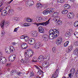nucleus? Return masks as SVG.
<instances>
[{
  "instance_id": "nucleus-1",
  "label": "nucleus",
  "mask_w": 78,
  "mask_h": 78,
  "mask_svg": "<svg viewBox=\"0 0 78 78\" xmlns=\"http://www.w3.org/2000/svg\"><path fill=\"white\" fill-rule=\"evenodd\" d=\"M5 50L6 53L8 54L13 53L15 51V48L12 46H9L5 48Z\"/></svg>"
},
{
  "instance_id": "nucleus-2",
  "label": "nucleus",
  "mask_w": 78,
  "mask_h": 78,
  "mask_svg": "<svg viewBox=\"0 0 78 78\" xmlns=\"http://www.w3.org/2000/svg\"><path fill=\"white\" fill-rule=\"evenodd\" d=\"M59 31L58 30H56V31L53 34H50L49 36V38L50 39H53L55 38H56L57 37L59 36Z\"/></svg>"
},
{
  "instance_id": "nucleus-3",
  "label": "nucleus",
  "mask_w": 78,
  "mask_h": 78,
  "mask_svg": "<svg viewBox=\"0 0 78 78\" xmlns=\"http://www.w3.org/2000/svg\"><path fill=\"white\" fill-rule=\"evenodd\" d=\"M16 55L14 54L11 55L9 57V59L10 61H12V62L14 61L16 59Z\"/></svg>"
},
{
  "instance_id": "nucleus-4",
  "label": "nucleus",
  "mask_w": 78,
  "mask_h": 78,
  "mask_svg": "<svg viewBox=\"0 0 78 78\" xmlns=\"http://www.w3.org/2000/svg\"><path fill=\"white\" fill-rule=\"evenodd\" d=\"M47 58H45L43 55H41L39 57L38 61L39 62H41L42 61L44 62L46 61H47Z\"/></svg>"
},
{
  "instance_id": "nucleus-5",
  "label": "nucleus",
  "mask_w": 78,
  "mask_h": 78,
  "mask_svg": "<svg viewBox=\"0 0 78 78\" xmlns=\"http://www.w3.org/2000/svg\"><path fill=\"white\" fill-rule=\"evenodd\" d=\"M20 39H23L24 41H27L29 40V37L26 35H22L20 37Z\"/></svg>"
},
{
  "instance_id": "nucleus-6",
  "label": "nucleus",
  "mask_w": 78,
  "mask_h": 78,
  "mask_svg": "<svg viewBox=\"0 0 78 78\" xmlns=\"http://www.w3.org/2000/svg\"><path fill=\"white\" fill-rule=\"evenodd\" d=\"M30 34L32 36L34 37H37L38 36V34L36 31H31L30 32Z\"/></svg>"
},
{
  "instance_id": "nucleus-7",
  "label": "nucleus",
  "mask_w": 78,
  "mask_h": 78,
  "mask_svg": "<svg viewBox=\"0 0 78 78\" xmlns=\"http://www.w3.org/2000/svg\"><path fill=\"white\" fill-rule=\"evenodd\" d=\"M62 41V39L61 37H58L56 40V43L57 45L61 44Z\"/></svg>"
},
{
  "instance_id": "nucleus-8",
  "label": "nucleus",
  "mask_w": 78,
  "mask_h": 78,
  "mask_svg": "<svg viewBox=\"0 0 78 78\" xmlns=\"http://www.w3.org/2000/svg\"><path fill=\"white\" fill-rule=\"evenodd\" d=\"M42 66L45 68H47L48 67H49V62L48 61H44L42 63Z\"/></svg>"
},
{
  "instance_id": "nucleus-9",
  "label": "nucleus",
  "mask_w": 78,
  "mask_h": 78,
  "mask_svg": "<svg viewBox=\"0 0 78 78\" xmlns=\"http://www.w3.org/2000/svg\"><path fill=\"white\" fill-rule=\"evenodd\" d=\"M51 18L49 19L48 21H46L45 22H43L42 23H39V26L40 25H43V26H46L47 25H48L49 23H50V19Z\"/></svg>"
},
{
  "instance_id": "nucleus-10",
  "label": "nucleus",
  "mask_w": 78,
  "mask_h": 78,
  "mask_svg": "<svg viewBox=\"0 0 78 78\" xmlns=\"http://www.w3.org/2000/svg\"><path fill=\"white\" fill-rule=\"evenodd\" d=\"M6 62V59L5 58H1L0 59V63L1 64H4Z\"/></svg>"
},
{
  "instance_id": "nucleus-11",
  "label": "nucleus",
  "mask_w": 78,
  "mask_h": 78,
  "mask_svg": "<svg viewBox=\"0 0 78 78\" xmlns=\"http://www.w3.org/2000/svg\"><path fill=\"white\" fill-rule=\"evenodd\" d=\"M67 17L68 19H73L74 17V15L73 13L70 12L67 14Z\"/></svg>"
},
{
  "instance_id": "nucleus-12",
  "label": "nucleus",
  "mask_w": 78,
  "mask_h": 78,
  "mask_svg": "<svg viewBox=\"0 0 78 78\" xmlns=\"http://www.w3.org/2000/svg\"><path fill=\"white\" fill-rule=\"evenodd\" d=\"M38 31L41 33H44V28L42 27L39 26L38 27Z\"/></svg>"
},
{
  "instance_id": "nucleus-13",
  "label": "nucleus",
  "mask_w": 78,
  "mask_h": 78,
  "mask_svg": "<svg viewBox=\"0 0 78 78\" xmlns=\"http://www.w3.org/2000/svg\"><path fill=\"white\" fill-rule=\"evenodd\" d=\"M43 39L44 41L47 42V41H48V36L47 34H44Z\"/></svg>"
},
{
  "instance_id": "nucleus-14",
  "label": "nucleus",
  "mask_w": 78,
  "mask_h": 78,
  "mask_svg": "<svg viewBox=\"0 0 78 78\" xmlns=\"http://www.w3.org/2000/svg\"><path fill=\"white\" fill-rule=\"evenodd\" d=\"M21 47L23 49H26L28 47V45L26 43H23L21 44Z\"/></svg>"
},
{
  "instance_id": "nucleus-15",
  "label": "nucleus",
  "mask_w": 78,
  "mask_h": 78,
  "mask_svg": "<svg viewBox=\"0 0 78 78\" xmlns=\"http://www.w3.org/2000/svg\"><path fill=\"white\" fill-rule=\"evenodd\" d=\"M63 7L65 9H69L70 8V5L69 4H66L64 5Z\"/></svg>"
},
{
  "instance_id": "nucleus-16",
  "label": "nucleus",
  "mask_w": 78,
  "mask_h": 78,
  "mask_svg": "<svg viewBox=\"0 0 78 78\" xmlns=\"http://www.w3.org/2000/svg\"><path fill=\"white\" fill-rule=\"evenodd\" d=\"M35 43V39L32 38L30 39V45H33Z\"/></svg>"
},
{
  "instance_id": "nucleus-17",
  "label": "nucleus",
  "mask_w": 78,
  "mask_h": 78,
  "mask_svg": "<svg viewBox=\"0 0 78 78\" xmlns=\"http://www.w3.org/2000/svg\"><path fill=\"white\" fill-rule=\"evenodd\" d=\"M55 32H56V30L54 29L53 30L52 29H51L49 30V33L50 34H53L55 33Z\"/></svg>"
},
{
  "instance_id": "nucleus-18",
  "label": "nucleus",
  "mask_w": 78,
  "mask_h": 78,
  "mask_svg": "<svg viewBox=\"0 0 78 78\" xmlns=\"http://www.w3.org/2000/svg\"><path fill=\"white\" fill-rule=\"evenodd\" d=\"M70 73L72 74V76H73V75H74V74H75V69L74 68H72L71 70L70 71Z\"/></svg>"
},
{
  "instance_id": "nucleus-19",
  "label": "nucleus",
  "mask_w": 78,
  "mask_h": 78,
  "mask_svg": "<svg viewBox=\"0 0 78 78\" xmlns=\"http://www.w3.org/2000/svg\"><path fill=\"white\" fill-rule=\"evenodd\" d=\"M49 9H47L46 10H45L43 12V14L44 15H46L47 14H48V13L50 12V11H49Z\"/></svg>"
},
{
  "instance_id": "nucleus-20",
  "label": "nucleus",
  "mask_w": 78,
  "mask_h": 78,
  "mask_svg": "<svg viewBox=\"0 0 78 78\" xmlns=\"http://www.w3.org/2000/svg\"><path fill=\"white\" fill-rule=\"evenodd\" d=\"M73 54L74 55L78 56V49H76L73 52Z\"/></svg>"
},
{
  "instance_id": "nucleus-21",
  "label": "nucleus",
  "mask_w": 78,
  "mask_h": 78,
  "mask_svg": "<svg viewBox=\"0 0 78 78\" xmlns=\"http://www.w3.org/2000/svg\"><path fill=\"white\" fill-rule=\"evenodd\" d=\"M7 12L3 10L2 13V16H6L7 15Z\"/></svg>"
},
{
  "instance_id": "nucleus-22",
  "label": "nucleus",
  "mask_w": 78,
  "mask_h": 78,
  "mask_svg": "<svg viewBox=\"0 0 78 78\" xmlns=\"http://www.w3.org/2000/svg\"><path fill=\"white\" fill-rule=\"evenodd\" d=\"M58 74L57 73H55L52 75V77L51 78H56L58 77Z\"/></svg>"
},
{
  "instance_id": "nucleus-23",
  "label": "nucleus",
  "mask_w": 78,
  "mask_h": 78,
  "mask_svg": "<svg viewBox=\"0 0 78 78\" xmlns=\"http://www.w3.org/2000/svg\"><path fill=\"white\" fill-rule=\"evenodd\" d=\"M37 21L38 22H41L42 20V18L41 17H40L39 18H37L36 19Z\"/></svg>"
},
{
  "instance_id": "nucleus-24",
  "label": "nucleus",
  "mask_w": 78,
  "mask_h": 78,
  "mask_svg": "<svg viewBox=\"0 0 78 78\" xmlns=\"http://www.w3.org/2000/svg\"><path fill=\"white\" fill-rule=\"evenodd\" d=\"M36 6L37 8H39V7H42V5L39 2H38L36 5Z\"/></svg>"
},
{
  "instance_id": "nucleus-25",
  "label": "nucleus",
  "mask_w": 78,
  "mask_h": 78,
  "mask_svg": "<svg viewBox=\"0 0 78 78\" xmlns=\"http://www.w3.org/2000/svg\"><path fill=\"white\" fill-rule=\"evenodd\" d=\"M13 20H16V21H19V17H13Z\"/></svg>"
},
{
  "instance_id": "nucleus-26",
  "label": "nucleus",
  "mask_w": 78,
  "mask_h": 78,
  "mask_svg": "<svg viewBox=\"0 0 78 78\" xmlns=\"http://www.w3.org/2000/svg\"><path fill=\"white\" fill-rule=\"evenodd\" d=\"M69 42L68 41H66L65 42V43H64V46L65 47H67L68 46V45H69Z\"/></svg>"
},
{
  "instance_id": "nucleus-27",
  "label": "nucleus",
  "mask_w": 78,
  "mask_h": 78,
  "mask_svg": "<svg viewBox=\"0 0 78 78\" xmlns=\"http://www.w3.org/2000/svg\"><path fill=\"white\" fill-rule=\"evenodd\" d=\"M70 33L69 32H67L65 34V36L67 37H70Z\"/></svg>"
},
{
  "instance_id": "nucleus-28",
  "label": "nucleus",
  "mask_w": 78,
  "mask_h": 78,
  "mask_svg": "<svg viewBox=\"0 0 78 78\" xmlns=\"http://www.w3.org/2000/svg\"><path fill=\"white\" fill-rule=\"evenodd\" d=\"M61 24H62V21H61L59 20L56 23V25L57 26H59V25H61Z\"/></svg>"
},
{
  "instance_id": "nucleus-29",
  "label": "nucleus",
  "mask_w": 78,
  "mask_h": 78,
  "mask_svg": "<svg viewBox=\"0 0 78 78\" xmlns=\"http://www.w3.org/2000/svg\"><path fill=\"white\" fill-rule=\"evenodd\" d=\"M49 11L50 14H52L54 12V9L53 8H51Z\"/></svg>"
},
{
  "instance_id": "nucleus-30",
  "label": "nucleus",
  "mask_w": 78,
  "mask_h": 78,
  "mask_svg": "<svg viewBox=\"0 0 78 78\" xmlns=\"http://www.w3.org/2000/svg\"><path fill=\"white\" fill-rule=\"evenodd\" d=\"M9 14H10V15L14 13V10L12 9L9 10Z\"/></svg>"
},
{
  "instance_id": "nucleus-31",
  "label": "nucleus",
  "mask_w": 78,
  "mask_h": 78,
  "mask_svg": "<svg viewBox=\"0 0 78 78\" xmlns=\"http://www.w3.org/2000/svg\"><path fill=\"white\" fill-rule=\"evenodd\" d=\"M5 25V21H2L0 24V25L1 26V28H3V27H4V25Z\"/></svg>"
},
{
  "instance_id": "nucleus-32",
  "label": "nucleus",
  "mask_w": 78,
  "mask_h": 78,
  "mask_svg": "<svg viewBox=\"0 0 78 78\" xmlns=\"http://www.w3.org/2000/svg\"><path fill=\"white\" fill-rule=\"evenodd\" d=\"M74 25L75 27H78V21H75L74 23Z\"/></svg>"
},
{
  "instance_id": "nucleus-33",
  "label": "nucleus",
  "mask_w": 78,
  "mask_h": 78,
  "mask_svg": "<svg viewBox=\"0 0 78 78\" xmlns=\"http://www.w3.org/2000/svg\"><path fill=\"white\" fill-rule=\"evenodd\" d=\"M68 12V11L64 10L62 11V13L63 14H66Z\"/></svg>"
},
{
  "instance_id": "nucleus-34",
  "label": "nucleus",
  "mask_w": 78,
  "mask_h": 78,
  "mask_svg": "<svg viewBox=\"0 0 78 78\" xmlns=\"http://www.w3.org/2000/svg\"><path fill=\"white\" fill-rule=\"evenodd\" d=\"M30 52L31 54L30 57H32V56L33 55V50H32L30 49Z\"/></svg>"
},
{
  "instance_id": "nucleus-35",
  "label": "nucleus",
  "mask_w": 78,
  "mask_h": 78,
  "mask_svg": "<svg viewBox=\"0 0 78 78\" xmlns=\"http://www.w3.org/2000/svg\"><path fill=\"white\" fill-rule=\"evenodd\" d=\"M26 5L27 6H30V2L29 0H26Z\"/></svg>"
},
{
  "instance_id": "nucleus-36",
  "label": "nucleus",
  "mask_w": 78,
  "mask_h": 78,
  "mask_svg": "<svg viewBox=\"0 0 78 78\" xmlns=\"http://www.w3.org/2000/svg\"><path fill=\"white\" fill-rule=\"evenodd\" d=\"M23 25L24 27H29L30 26V23H25Z\"/></svg>"
},
{
  "instance_id": "nucleus-37",
  "label": "nucleus",
  "mask_w": 78,
  "mask_h": 78,
  "mask_svg": "<svg viewBox=\"0 0 78 78\" xmlns=\"http://www.w3.org/2000/svg\"><path fill=\"white\" fill-rule=\"evenodd\" d=\"M52 51L53 53H55L56 51V47L53 48H52Z\"/></svg>"
},
{
  "instance_id": "nucleus-38",
  "label": "nucleus",
  "mask_w": 78,
  "mask_h": 78,
  "mask_svg": "<svg viewBox=\"0 0 78 78\" xmlns=\"http://www.w3.org/2000/svg\"><path fill=\"white\" fill-rule=\"evenodd\" d=\"M72 49H73V46H70L69 47L68 50L69 51H71Z\"/></svg>"
},
{
  "instance_id": "nucleus-39",
  "label": "nucleus",
  "mask_w": 78,
  "mask_h": 78,
  "mask_svg": "<svg viewBox=\"0 0 78 78\" xmlns=\"http://www.w3.org/2000/svg\"><path fill=\"white\" fill-rule=\"evenodd\" d=\"M30 5L31 6L32 5H33V4H34V2H33V1L32 0H31L30 1Z\"/></svg>"
},
{
  "instance_id": "nucleus-40",
  "label": "nucleus",
  "mask_w": 78,
  "mask_h": 78,
  "mask_svg": "<svg viewBox=\"0 0 78 78\" xmlns=\"http://www.w3.org/2000/svg\"><path fill=\"white\" fill-rule=\"evenodd\" d=\"M34 48H36V49H38V48H39V46H38V45H36V44H35V45L34 46Z\"/></svg>"
},
{
  "instance_id": "nucleus-41",
  "label": "nucleus",
  "mask_w": 78,
  "mask_h": 78,
  "mask_svg": "<svg viewBox=\"0 0 78 78\" xmlns=\"http://www.w3.org/2000/svg\"><path fill=\"white\" fill-rule=\"evenodd\" d=\"M36 45H37L38 46H39V47L40 48V46H41V44L40 42H38L36 44Z\"/></svg>"
},
{
  "instance_id": "nucleus-42",
  "label": "nucleus",
  "mask_w": 78,
  "mask_h": 78,
  "mask_svg": "<svg viewBox=\"0 0 78 78\" xmlns=\"http://www.w3.org/2000/svg\"><path fill=\"white\" fill-rule=\"evenodd\" d=\"M64 0H58V3H64Z\"/></svg>"
},
{
  "instance_id": "nucleus-43",
  "label": "nucleus",
  "mask_w": 78,
  "mask_h": 78,
  "mask_svg": "<svg viewBox=\"0 0 78 78\" xmlns=\"http://www.w3.org/2000/svg\"><path fill=\"white\" fill-rule=\"evenodd\" d=\"M9 24H10V23L9 22H6L5 24V25L6 27H7V26H8L9 25Z\"/></svg>"
},
{
  "instance_id": "nucleus-44",
  "label": "nucleus",
  "mask_w": 78,
  "mask_h": 78,
  "mask_svg": "<svg viewBox=\"0 0 78 78\" xmlns=\"http://www.w3.org/2000/svg\"><path fill=\"white\" fill-rule=\"evenodd\" d=\"M74 46H75V47H78V42L76 41V42L74 43Z\"/></svg>"
},
{
  "instance_id": "nucleus-45",
  "label": "nucleus",
  "mask_w": 78,
  "mask_h": 78,
  "mask_svg": "<svg viewBox=\"0 0 78 78\" xmlns=\"http://www.w3.org/2000/svg\"><path fill=\"white\" fill-rule=\"evenodd\" d=\"M26 20L27 22H30V17H28L26 19Z\"/></svg>"
},
{
  "instance_id": "nucleus-46",
  "label": "nucleus",
  "mask_w": 78,
  "mask_h": 78,
  "mask_svg": "<svg viewBox=\"0 0 78 78\" xmlns=\"http://www.w3.org/2000/svg\"><path fill=\"white\" fill-rule=\"evenodd\" d=\"M76 76L77 78H78V70L77 71V72H76L75 73Z\"/></svg>"
},
{
  "instance_id": "nucleus-47",
  "label": "nucleus",
  "mask_w": 78,
  "mask_h": 78,
  "mask_svg": "<svg viewBox=\"0 0 78 78\" xmlns=\"http://www.w3.org/2000/svg\"><path fill=\"white\" fill-rule=\"evenodd\" d=\"M12 44L13 46L16 45H17V43L15 42H13L12 43Z\"/></svg>"
},
{
  "instance_id": "nucleus-48",
  "label": "nucleus",
  "mask_w": 78,
  "mask_h": 78,
  "mask_svg": "<svg viewBox=\"0 0 78 78\" xmlns=\"http://www.w3.org/2000/svg\"><path fill=\"white\" fill-rule=\"evenodd\" d=\"M34 73H33V72H32L31 73H30V76H34Z\"/></svg>"
},
{
  "instance_id": "nucleus-49",
  "label": "nucleus",
  "mask_w": 78,
  "mask_h": 78,
  "mask_svg": "<svg viewBox=\"0 0 78 78\" xmlns=\"http://www.w3.org/2000/svg\"><path fill=\"white\" fill-rule=\"evenodd\" d=\"M19 29H18V28H15L14 30V32H16L17 31H18V30Z\"/></svg>"
},
{
  "instance_id": "nucleus-50",
  "label": "nucleus",
  "mask_w": 78,
  "mask_h": 78,
  "mask_svg": "<svg viewBox=\"0 0 78 78\" xmlns=\"http://www.w3.org/2000/svg\"><path fill=\"white\" fill-rule=\"evenodd\" d=\"M33 24H35V25H36L37 27H38V26H39V23H33Z\"/></svg>"
},
{
  "instance_id": "nucleus-51",
  "label": "nucleus",
  "mask_w": 78,
  "mask_h": 78,
  "mask_svg": "<svg viewBox=\"0 0 78 78\" xmlns=\"http://www.w3.org/2000/svg\"><path fill=\"white\" fill-rule=\"evenodd\" d=\"M35 67H36V68L38 69V70H41V69L39 68V67H38V66H36V65H35Z\"/></svg>"
},
{
  "instance_id": "nucleus-52",
  "label": "nucleus",
  "mask_w": 78,
  "mask_h": 78,
  "mask_svg": "<svg viewBox=\"0 0 78 78\" xmlns=\"http://www.w3.org/2000/svg\"><path fill=\"white\" fill-rule=\"evenodd\" d=\"M30 52V49H28L27 50L26 53L27 54H29V52Z\"/></svg>"
},
{
  "instance_id": "nucleus-53",
  "label": "nucleus",
  "mask_w": 78,
  "mask_h": 78,
  "mask_svg": "<svg viewBox=\"0 0 78 78\" xmlns=\"http://www.w3.org/2000/svg\"><path fill=\"white\" fill-rule=\"evenodd\" d=\"M59 71L57 69L55 73H57V74H58V73H59Z\"/></svg>"
},
{
  "instance_id": "nucleus-54",
  "label": "nucleus",
  "mask_w": 78,
  "mask_h": 78,
  "mask_svg": "<svg viewBox=\"0 0 78 78\" xmlns=\"http://www.w3.org/2000/svg\"><path fill=\"white\" fill-rule=\"evenodd\" d=\"M32 62H37V61L36 60H34V59H33L32 60Z\"/></svg>"
},
{
  "instance_id": "nucleus-55",
  "label": "nucleus",
  "mask_w": 78,
  "mask_h": 78,
  "mask_svg": "<svg viewBox=\"0 0 78 78\" xmlns=\"http://www.w3.org/2000/svg\"><path fill=\"white\" fill-rule=\"evenodd\" d=\"M29 54H27V55L26 57H27V58H30V56H29Z\"/></svg>"
},
{
  "instance_id": "nucleus-56",
  "label": "nucleus",
  "mask_w": 78,
  "mask_h": 78,
  "mask_svg": "<svg viewBox=\"0 0 78 78\" xmlns=\"http://www.w3.org/2000/svg\"><path fill=\"white\" fill-rule=\"evenodd\" d=\"M2 53L0 52V58H2Z\"/></svg>"
},
{
  "instance_id": "nucleus-57",
  "label": "nucleus",
  "mask_w": 78,
  "mask_h": 78,
  "mask_svg": "<svg viewBox=\"0 0 78 78\" xmlns=\"http://www.w3.org/2000/svg\"><path fill=\"white\" fill-rule=\"evenodd\" d=\"M71 75H72V73H69V76L70 78H71Z\"/></svg>"
},
{
  "instance_id": "nucleus-58",
  "label": "nucleus",
  "mask_w": 78,
  "mask_h": 78,
  "mask_svg": "<svg viewBox=\"0 0 78 78\" xmlns=\"http://www.w3.org/2000/svg\"><path fill=\"white\" fill-rule=\"evenodd\" d=\"M0 12H3V8H0Z\"/></svg>"
},
{
  "instance_id": "nucleus-59",
  "label": "nucleus",
  "mask_w": 78,
  "mask_h": 78,
  "mask_svg": "<svg viewBox=\"0 0 78 78\" xmlns=\"http://www.w3.org/2000/svg\"><path fill=\"white\" fill-rule=\"evenodd\" d=\"M30 22H31L32 23L33 22V20H32V19H30Z\"/></svg>"
},
{
  "instance_id": "nucleus-60",
  "label": "nucleus",
  "mask_w": 78,
  "mask_h": 78,
  "mask_svg": "<svg viewBox=\"0 0 78 78\" xmlns=\"http://www.w3.org/2000/svg\"><path fill=\"white\" fill-rule=\"evenodd\" d=\"M69 32H70V33H72V32H73V30H72V29H69Z\"/></svg>"
},
{
  "instance_id": "nucleus-61",
  "label": "nucleus",
  "mask_w": 78,
  "mask_h": 78,
  "mask_svg": "<svg viewBox=\"0 0 78 78\" xmlns=\"http://www.w3.org/2000/svg\"><path fill=\"white\" fill-rule=\"evenodd\" d=\"M54 14H55V15H58V13L57 12H54Z\"/></svg>"
},
{
  "instance_id": "nucleus-62",
  "label": "nucleus",
  "mask_w": 78,
  "mask_h": 78,
  "mask_svg": "<svg viewBox=\"0 0 78 78\" xmlns=\"http://www.w3.org/2000/svg\"><path fill=\"white\" fill-rule=\"evenodd\" d=\"M21 62L22 63H23L24 62V61L23 59H22L21 60Z\"/></svg>"
},
{
  "instance_id": "nucleus-63",
  "label": "nucleus",
  "mask_w": 78,
  "mask_h": 78,
  "mask_svg": "<svg viewBox=\"0 0 78 78\" xmlns=\"http://www.w3.org/2000/svg\"><path fill=\"white\" fill-rule=\"evenodd\" d=\"M11 65V64L10 63H7L6 65V66H9Z\"/></svg>"
},
{
  "instance_id": "nucleus-64",
  "label": "nucleus",
  "mask_w": 78,
  "mask_h": 78,
  "mask_svg": "<svg viewBox=\"0 0 78 78\" xmlns=\"http://www.w3.org/2000/svg\"><path fill=\"white\" fill-rule=\"evenodd\" d=\"M3 2H0V5H1V6L2 5H3Z\"/></svg>"
}]
</instances>
